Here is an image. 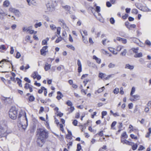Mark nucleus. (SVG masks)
Segmentation results:
<instances>
[{"label":"nucleus","instance_id":"obj_24","mask_svg":"<svg viewBox=\"0 0 151 151\" xmlns=\"http://www.w3.org/2000/svg\"><path fill=\"white\" fill-rule=\"evenodd\" d=\"M9 4V2L8 0H6L3 3V6H4L7 7L8 6Z\"/></svg>","mask_w":151,"mask_h":151},{"label":"nucleus","instance_id":"obj_9","mask_svg":"<svg viewBox=\"0 0 151 151\" xmlns=\"http://www.w3.org/2000/svg\"><path fill=\"white\" fill-rule=\"evenodd\" d=\"M136 6L139 9H147L145 5H143L140 3L137 4Z\"/></svg>","mask_w":151,"mask_h":151},{"label":"nucleus","instance_id":"obj_51","mask_svg":"<svg viewBox=\"0 0 151 151\" xmlns=\"http://www.w3.org/2000/svg\"><path fill=\"white\" fill-rule=\"evenodd\" d=\"M50 27L51 29L53 30H55L56 28L55 26L53 24H51L50 26Z\"/></svg>","mask_w":151,"mask_h":151},{"label":"nucleus","instance_id":"obj_26","mask_svg":"<svg viewBox=\"0 0 151 151\" xmlns=\"http://www.w3.org/2000/svg\"><path fill=\"white\" fill-rule=\"evenodd\" d=\"M127 134L126 132H124L123 133L121 138H127Z\"/></svg>","mask_w":151,"mask_h":151},{"label":"nucleus","instance_id":"obj_13","mask_svg":"<svg viewBox=\"0 0 151 151\" xmlns=\"http://www.w3.org/2000/svg\"><path fill=\"white\" fill-rule=\"evenodd\" d=\"M59 22H61V23H60V24L63 27V28L65 29L68 28L66 24L63 19H60L59 20Z\"/></svg>","mask_w":151,"mask_h":151},{"label":"nucleus","instance_id":"obj_60","mask_svg":"<svg viewBox=\"0 0 151 151\" xmlns=\"http://www.w3.org/2000/svg\"><path fill=\"white\" fill-rule=\"evenodd\" d=\"M34 85L38 87H40L41 86V84L40 83H37V81H35Z\"/></svg>","mask_w":151,"mask_h":151},{"label":"nucleus","instance_id":"obj_14","mask_svg":"<svg viewBox=\"0 0 151 151\" xmlns=\"http://www.w3.org/2000/svg\"><path fill=\"white\" fill-rule=\"evenodd\" d=\"M57 94L58 96L56 97V98L58 100H60L63 96V95L60 91H59L57 92Z\"/></svg>","mask_w":151,"mask_h":151},{"label":"nucleus","instance_id":"obj_10","mask_svg":"<svg viewBox=\"0 0 151 151\" xmlns=\"http://www.w3.org/2000/svg\"><path fill=\"white\" fill-rule=\"evenodd\" d=\"M22 116H23L25 118V120H26L27 122V119L26 117V113L25 112L22 111L20 112L18 116V119H19Z\"/></svg>","mask_w":151,"mask_h":151},{"label":"nucleus","instance_id":"obj_62","mask_svg":"<svg viewBox=\"0 0 151 151\" xmlns=\"http://www.w3.org/2000/svg\"><path fill=\"white\" fill-rule=\"evenodd\" d=\"M133 107V104L132 103H130L128 104V107L129 109H131Z\"/></svg>","mask_w":151,"mask_h":151},{"label":"nucleus","instance_id":"obj_30","mask_svg":"<svg viewBox=\"0 0 151 151\" xmlns=\"http://www.w3.org/2000/svg\"><path fill=\"white\" fill-rule=\"evenodd\" d=\"M115 64H113L112 63H110L109 64L108 67L109 68H111L115 67Z\"/></svg>","mask_w":151,"mask_h":151},{"label":"nucleus","instance_id":"obj_7","mask_svg":"<svg viewBox=\"0 0 151 151\" xmlns=\"http://www.w3.org/2000/svg\"><path fill=\"white\" fill-rule=\"evenodd\" d=\"M100 10H91V12L93 14L94 16L97 17V16L101 17V14L99 13Z\"/></svg>","mask_w":151,"mask_h":151},{"label":"nucleus","instance_id":"obj_33","mask_svg":"<svg viewBox=\"0 0 151 151\" xmlns=\"http://www.w3.org/2000/svg\"><path fill=\"white\" fill-rule=\"evenodd\" d=\"M66 104L69 106H71L73 105L72 102L69 100H68L67 101Z\"/></svg>","mask_w":151,"mask_h":151},{"label":"nucleus","instance_id":"obj_41","mask_svg":"<svg viewBox=\"0 0 151 151\" xmlns=\"http://www.w3.org/2000/svg\"><path fill=\"white\" fill-rule=\"evenodd\" d=\"M127 53V50L126 49H124L123 51L121 52L120 55L122 56H124L126 55Z\"/></svg>","mask_w":151,"mask_h":151},{"label":"nucleus","instance_id":"obj_56","mask_svg":"<svg viewBox=\"0 0 151 151\" xmlns=\"http://www.w3.org/2000/svg\"><path fill=\"white\" fill-rule=\"evenodd\" d=\"M24 80L26 82H27L28 83H31V81L30 80H29L28 78L27 77H25L24 79Z\"/></svg>","mask_w":151,"mask_h":151},{"label":"nucleus","instance_id":"obj_31","mask_svg":"<svg viewBox=\"0 0 151 151\" xmlns=\"http://www.w3.org/2000/svg\"><path fill=\"white\" fill-rule=\"evenodd\" d=\"M14 12L16 15L18 17H19L21 15L19 11V10H14Z\"/></svg>","mask_w":151,"mask_h":151},{"label":"nucleus","instance_id":"obj_3","mask_svg":"<svg viewBox=\"0 0 151 151\" xmlns=\"http://www.w3.org/2000/svg\"><path fill=\"white\" fill-rule=\"evenodd\" d=\"M2 99L3 100V103L5 105L11 104L12 103L13 101L12 99L9 97H4Z\"/></svg>","mask_w":151,"mask_h":151},{"label":"nucleus","instance_id":"obj_44","mask_svg":"<svg viewBox=\"0 0 151 151\" xmlns=\"http://www.w3.org/2000/svg\"><path fill=\"white\" fill-rule=\"evenodd\" d=\"M129 23L128 22H126L125 23V25L129 29H130V25H129Z\"/></svg>","mask_w":151,"mask_h":151},{"label":"nucleus","instance_id":"obj_42","mask_svg":"<svg viewBox=\"0 0 151 151\" xmlns=\"http://www.w3.org/2000/svg\"><path fill=\"white\" fill-rule=\"evenodd\" d=\"M135 91V88L133 87L131 89V91L130 94L131 96H132Z\"/></svg>","mask_w":151,"mask_h":151},{"label":"nucleus","instance_id":"obj_37","mask_svg":"<svg viewBox=\"0 0 151 151\" xmlns=\"http://www.w3.org/2000/svg\"><path fill=\"white\" fill-rule=\"evenodd\" d=\"M62 40V37H61L60 36L58 37V38L55 41V42L56 43H58L60 41H61Z\"/></svg>","mask_w":151,"mask_h":151},{"label":"nucleus","instance_id":"obj_49","mask_svg":"<svg viewBox=\"0 0 151 151\" xmlns=\"http://www.w3.org/2000/svg\"><path fill=\"white\" fill-rule=\"evenodd\" d=\"M61 28L60 27H58L57 29V33L58 35H60V34Z\"/></svg>","mask_w":151,"mask_h":151},{"label":"nucleus","instance_id":"obj_53","mask_svg":"<svg viewBox=\"0 0 151 151\" xmlns=\"http://www.w3.org/2000/svg\"><path fill=\"white\" fill-rule=\"evenodd\" d=\"M70 109V113H72L74 110V107L73 106H70V107L69 108H68V109Z\"/></svg>","mask_w":151,"mask_h":151},{"label":"nucleus","instance_id":"obj_4","mask_svg":"<svg viewBox=\"0 0 151 151\" xmlns=\"http://www.w3.org/2000/svg\"><path fill=\"white\" fill-rule=\"evenodd\" d=\"M17 109L15 107H12L10 109L9 112L10 113V115L12 116V114H14L17 115Z\"/></svg>","mask_w":151,"mask_h":151},{"label":"nucleus","instance_id":"obj_12","mask_svg":"<svg viewBox=\"0 0 151 151\" xmlns=\"http://www.w3.org/2000/svg\"><path fill=\"white\" fill-rule=\"evenodd\" d=\"M48 47L47 46H44L40 50V52L41 54L42 55H44V54H45V53L46 52V50L47 48Z\"/></svg>","mask_w":151,"mask_h":151},{"label":"nucleus","instance_id":"obj_25","mask_svg":"<svg viewBox=\"0 0 151 151\" xmlns=\"http://www.w3.org/2000/svg\"><path fill=\"white\" fill-rule=\"evenodd\" d=\"M44 90H46V88L43 86H42L41 87V89L38 90V93L40 94L42 93L43 91Z\"/></svg>","mask_w":151,"mask_h":151},{"label":"nucleus","instance_id":"obj_64","mask_svg":"<svg viewBox=\"0 0 151 151\" xmlns=\"http://www.w3.org/2000/svg\"><path fill=\"white\" fill-rule=\"evenodd\" d=\"M116 123V121L113 122L111 124V128L113 127L114 126Z\"/></svg>","mask_w":151,"mask_h":151},{"label":"nucleus","instance_id":"obj_52","mask_svg":"<svg viewBox=\"0 0 151 151\" xmlns=\"http://www.w3.org/2000/svg\"><path fill=\"white\" fill-rule=\"evenodd\" d=\"M123 47L121 46H119L116 48L117 51H121Z\"/></svg>","mask_w":151,"mask_h":151},{"label":"nucleus","instance_id":"obj_6","mask_svg":"<svg viewBox=\"0 0 151 151\" xmlns=\"http://www.w3.org/2000/svg\"><path fill=\"white\" fill-rule=\"evenodd\" d=\"M7 129V122L5 120H2L0 122V128Z\"/></svg>","mask_w":151,"mask_h":151},{"label":"nucleus","instance_id":"obj_61","mask_svg":"<svg viewBox=\"0 0 151 151\" xmlns=\"http://www.w3.org/2000/svg\"><path fill=\"white\" fill-rule=\"evenodd\" d=\"M42 45H47V42L45 40H44L42 41Z\"/></svg>","mask_w":151,"mask_h":151},{"label":"nucleus","instance_id":"obj_38","mask_svg":"<svg viewBox=\"0 0 151 151\" xmlns=\"http://www.w3.org/2000/svg\"><path fill=\"white\" fill-rule=\"evenodd\" d=\"M119 34L120 36L122 37H125L126 36V35L125 34V33L124 32H120L119 33Z\"/></svg>","mask_w":151,"mask_h":151},{"label":"nucleus","instance_id":"obj_15","mask_svg":"<svg viewBox=\"0 0 151 151\" xmlns=\"http://www.w3.org/2000/svg\"><path fill=\"white\" fill-rule=\"evenodd\" d=\"M51 66V64H48L47 63H46L44 67V69L46 71L50 69V68Z\"/></svg>","mask_w":151,"mask_h":151},{"label":"nucleus","instance_id":"obj_39","mask_svg":"<svg viewBox=\"0 0 151 151\" xmlns=\"http://www.w3.org/2000/svg\"><path fill=\"white\" fill-rule=\"evenodd\" d=\"M42 25V23L41 22L36 23L35 25V27L36 28H37L38 27H40Z\"/></svg>","mask_w":151,"mask_h":151},{"label":"nucleus","instance_id":"obj_19","mask_svg":"<svg viewBox=\"0 0 151 151\" xmlns=\"http://www.w3.org/2000/svg\"><path fill=\"white\" fill-rule=\"evenodd\" d=\"M142 56V52H139L138 53V52L135 54L134 55V57L135 58H141Z\"/></svg>","mask_w":151,"mask_h":151},{"label":"nucleus","instance_id":"obj_32","mask_svg":"<svg viewBox=\"0 0 151 151\" xmlns=\"http://www.w3.org/2000/svg\"><path fill=\"white\" fill-rule=\"evenodd\" d=\"M35 99L34 96L32 95H31L29 97V101L32 102Z\"/></svg>","mask_w":151,"mask_h":151},{"label":"nucleus","instance_id":"obj_47","mask_svg":"<svg viewBox=\"0 0 151 151\" xmlns=\"http://www.w3.org/2000/svg\"><path fill=\"white\" fill-rule=\"evenodd\" d=\"M110 22L111 24H113L115 23V20L113 18L111 17L110 19Z\"/></svg>","mask_w":151,"mask_h":151},{"label":"nucleus","instance_id":"obj_63","mask_svg":"<svg viewBox=\"0 0 151 151\" xmlns=\"http://www.w3.org/2000/svg\"><path fill=\"white\" fill-rule=\"evenodd\" d=\"M128 17V15L127 14H125V15L124 16H122V18L123 19H126L127 17Z\"/></svg>","mask_w":151,"mask_h":151},{"label":"nucleus","instance_id":"obj_17","mask_svg":"<svg viewBox=\"0 0 151 151\" xmlns=\"http://www.w3.org/2000/svg\"><path fill=\"white\" fill-rule=\"evenodd\" d=\"M125 68L132 70L134 69V66L133 65H131L129 64H127L125 65Z\"/></svg>","mask_w":151,"mask_h":151},{"label":"nucleus","instance_id":"obj_34","mask_svg":"<svg viewBox=\"0 0 151 151\" xmlns=\"http://www.w3.org/2000/svg\"><path fill=\"white\" fill-rule=\"evenodd\" d=\"M113 92L115 94H117L119 92V89L117 88H116L114 90Z\"/></svg>","mask_w":151,"mask_h":151},{"label":"nucleus","instance_id":"obj_16","mask_svg":"<svg viewBox=\"0 0 151 151\" xmlns=\"http://www.w3.org/2000/svg\"><path fill=\"white\" fill-rule=\"evenodd\" d=\"M6 15L5 12H4L3 10L0 11V18L2 19Z\"/></svg>","mask_w":151,"mask_h":151},{"label":"nucleus","instance_id":"obj_36","mask_svg":"<svg viewBox=\"0 0 151 151\" xmlns=\"http://www.w3.org/2000/svg\"><path fill=\"white\" fill-rule=\"evenodd\" d=\"M9 62L10 63H11V65H12V68L13 67V66L12 63V61H9L6 59H3L1 61V62Z\"/></svg>","mask_w":151,"mask_h":151},{"label":"nucleus","instance_id":"obj_22","mask_svg":"<svg viewBox=\"0 0 151 151\" xmlns=\"http://www.w3.org/2000/svg\"><path fill=\"white\" fill-rule=\"evenodd\" d=\"M139 49L138 47H137L136 48L133 47L131 49V50L133 52V53H135L136 54L138 52V51Z\"/></svg>","mask_w":151,"mask_h":151},{"label":"nucleus","instance_id":"obj_1","mask_svg":"<svg viewBox=\"0 0 151 151\" xmlns=\"http://www.w3.org/2000/svg\"><path fill=\"white\" fill-rule=\"evenodd\" d=\"M37 142L40 147H42L48 137V131L44 127L39 128L37 130Z\"/></svg>","mask_w":151,"mask_h":151},{"label":"nucleus","instance_id":"obj_8","mask_svg":"<svg viewBox=\"0 0 151 151\" xmlns=\"http://www.w3.org/2000/svg\"><path fill=\"white\" fill-rule=\"evenodd\" d=\"M121 142L123 144H126L127 145H132L133 144V142H130L128 141H127L126 139H123L122 138H121Z\"/></svg>","mask_w":151,"mask_h":151},{"label":"nucleus","instance_id":"obj_2","mask_svg":"<svg viewBox=\"0 0 151 151\" xmlns=\"http://www.w3.org/2000/svg\"><path fill=\"white\" fill-rule=\"evenodd\" d=\"M7 129L0 128V138L5 137L6 138V136L8 134L7 132Z\"/></svg>","mask_w":151,"mask_h":151},{"label":"nucleus","instance_id":"obj_40","mask_svg":"<svg viewBox=\"0 0 151 151\" xmlns=\"http://www.w3.org/2000/svg\"><path fill=\"white\" fill-rule=\"evenodd\" d=\"M66 47L73 50H75V48L72 45H67Z\"/></svg>","mask_w":151,"mask_h":151},{"label":"nucleus","instance_id":"obj_35","mask_svg":"<svg viewBox=\"0 0 151 151\" xmlns=\"http://www.w3.org/2000/svg\"><path fill=\"white\" fill-rule=\"evenodd\" d=\"M30 86H31V85H30V84H29L28 83H26L25 84L24 88L26 89H28L30 87Z\"/></svg>","mask_w":151,"mask_h":151},{"label":"nucleus","instance_id":"obj_50","mask_svg":"<svg viewBox=\"0 0 151 151\" xmlns=\"http://www.w3.org/2000/svg\"><path fill=\"white\" fill-rule=\"evenodd\" d=\"M130 137L133 139H137V136H135L133 134H131L130 135Z\"/></svg>","mask_w":151,"mask_h":151},{"label":"nucleus","instance_id":"obj_28","mask_svg":"<svg viewBox=\"0 0 151 151\" xmlns=\"http://www.w3.org/2000/svg\"><path fill=\"white\" fill-rule=\"evenodd\" d=\"M106 76V74L102 73H99V77L102 79L104 78Z\"/></svg>","mask_w":151,"mask_h":151},{"label":"nucleus","instance_id":"obj_23","mask_svg":"<svg viewBox=\"0 0 151 151\" xmlns=\"http://www.w3.org/2000/svg\"><path fill=\"white\" fill-rule=\"evenodd\" d=\"M17 115H15H15L14 114H12L11 115L12 116H11L10 115V113H9V116L12 119H15L17 117Z\"/></svg>","mask_w":151,"mask_h":151},{"label":"nucleus","instance_id":"obj_46","mask_svg":"<svg viewBox=\"0 0 151 151\" xmlns=\"http://www.w3.org/2000/svg\"><path fill=\"white\" fill-rule=\"evenodd\" d=\"M145 147L142 145H140L138 149V151H141L144 150Z\"/></svg>","mask_w":151,"mask_h":151},{"label":"nucleus","instance_id":"obj_21","mask_svg":"<svg viewBox=\"0 0 151 151\" xmlns=\"http://www.w3.org/2000/svg\"><path fill=\"white\" fill-rule=\"evenodd\" d=\"M18 126L19 127L22 128L24 130L26 128V126L25 125H23L20 122L19 123Z\"/></svg>","mask_w":151,"mask_h":151},{"label":"nucleus","instance_id":"obj_29","mask_svg":"<svg viewBox=\"0 0 151 151\" xmlns=\"http://www.w3.org/2000/svg\"><path fill=\"white\" fill-rule=\"evenodd\" d=\"M132 146V149L133 150H135L137 147V145L136 144H134V143Z\"/></svg>","mask_w":151,"mask_h":151},{"label":"nucleus","instance_id":"obj_43","mask_svg":"<svg viewBox=\"0 0 151 151\" xmlns=\"http://www.w3.org/2000/svg\"><path fill=\"white\" fill-rule=\"evenodd\" d=\"M109 50L110 52H112V53L116 55L117 53V52H116L115 51H114V49L112 48H110Z\"/></svg>","mask_w":151,"mask_h":151},{"label":"nucleus","instance_id":"obj_57","mask_svg":"<svg viewBox=\"0 0 151 151\" xmlns=\"http://www.w3.org/2000/svg\"><path fill=\"white\" fill-rule=\"evenodd\" d=\"M63 9H70V7L69 6L66 5L65 6H63Z\"/></svg>","mask_w":151,"mask_h":151},{"label":"nucleus","instance_id":"obj_5","mask_svg":"<svg viewBox=\"0 0 151 151\" xmlns=\"http://www.w3.org/2000/svg\"><path fill=\"white\" fill-rule=\"evenodd\" d=\"M132 97H130L129 100L132 101H136L139 99L140 98V96L138 95H132L131 96Z\"/></svg>","mask_w":151,"mask_h":151},{"label":"nucleus","instance_id":"obj_45","mask_svg":"<svg viewBox=\"0 0 151 151\" xmlns=\"http://www.w3.org/2000/svg\"><path fill=\"white\" fill-rule=\"evenodd\" d=\"M33 78L34 79L36 78L37 76L38 75V72L37 71H35L33 74Z\"/></svg>","mask_w":151,"mask_h":151},{"label":"nucleus","instance_id":"obj_11","mask_svg":"<svg viewBox=\"0 0 151 151\" xmlns=\"http://www.w3.org/2000/svg\"><path fill=\"white\" fill-rule=\"evenodd\" d=\"M77 64L78 66V72L80 73L82 71V66L80 60H77Z\"/></svg>","mask_w":151,"mask_h":151},{"label":"nucleus","instance_id":"obj_59","mask_svg":"<svg viewBox=\"0 0 151 151\" xmlns=\"http://www.w3.org/2000/svg\"><path fill=\"white\" fill-rule=\"evenodd\" d=\"M0 49L3 50H6V47L4 45H2L0 46Z\"/></svg>","mask_w":151,"mask_h":151},{"label":"nucleus","instance_id":"obj_48","mask_svg":"<svg viewBox=\"0 0 151 151\" xmlns=\"http://www.w3.org/2000/svg\"><path fill=\"white\" fill-rule=\"evenodd\" d=\"M145 43L147 45L149 46H150L151 45V43L148 40H146L145 42Z\"/></svg>","mask_w":151,"mask_h":151},{"label":"nucleus","instance_id":"obj_27","mask_svg":"<svg viewBox=\"0 0 151 151\" xmlns=\"http://www.w3.org/2000/svg\"><path fill=\"white\" fill-rule=\"evenodd\" d=\"M68 134L67 135V137H69V138L70 139H72L71 136L72 135L71 132L70 131H69V130H68Z\"/></svg>","mask_w":151,"mask_h":151},{"label":"nucleus","instance_id":"obj_58","mask_svg":"<svg viewBox=\"0 0 151 151\" xmlns=\"http://www.w3.org/2000/svg\"><path fill=\"white\" fill-rule=\"evenodd\" d=\"M81 149V146L80 144H78L77 145V149L76 150H80Z\"/></svg>","mask_w":151,"mask_h":151},{"label":"nucleus","instance_id":"obj_20","mask_svg":"<svg viewBox=\"0 0 151 151\" xmlns=\"http://www.w3.org/2000/svg\"><path fill=\"white\" fill-rule=\"evenodd\" d=\"M17 81V83L18 84L19 86L20 87H22V80L18 78H16V81Z\"/></svg>","mask_w":151,"mask_h":151},{"label":"nucleus","instance_id":"obj_54","mask_svg":"<svg viewBox=\"0 0 151 151\" xmlns=\"http://www.w3.org/2000/svg\"><path fill=\"white\" fill-rule=\"evenodd\" d=\"M21 54L19 52H17L16 54V58H19L21 57Z\"/></svg>","mask_w":151,"mask_h":151},{"label":"nucleus","instance_id":"obj_55","mask_svg":"<svg viewBox=\"0 0 151 151\" xmlns=\"http://www.w3.org/2000/svg\"><path fill=\"white\" fill-rule=\"evenodd\" d=\"M77 123H78V121L75 119V120H74L73 122H72V124H73L75 126H76L77 125Z\"/></svg>","mask_w":151,"mask_h":151},{"label":"nucleus","instance_id":"obj_18","mask_svg":"<svg viewBox=\"0 0 151 151\" xmlns=\"http://www.w3.org/2000/svg\"><path fill=\"white\" fill-rule=\"evenodd\" d=\"M93 59H95L96 62L99 64L101 62V59L100 58H99L96 57L95 55H93Z\"/></svg>","mask_w":151,"mask_h":151}]
</instances>
